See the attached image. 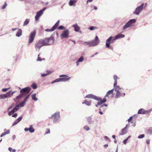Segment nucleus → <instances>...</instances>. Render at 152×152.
I'll return each instance as SVG.
<instances>
[{"instance_id":"1","label":"nucleus","mask_w":152,"mask_h":152,"mask_svg":"<svg viewBox=\"0 0 152 152\" xmlns=\"http://www.w3.org/2000/svg\"><path fill=\"white\" fill-rule=\"evenodd\" d=\"M53 42V37H51L50 38H46L43 40H40L35 44V48L38 51L42 47L44 46L52 45Z\"/></svg>"},{"instance_id":"2","label":"nucleus","mask_w":152,"mask_h":152,"mask_svg":"<svg viewBox=\"0 0 152 152\" xmlns=\"http://www.w3.org/2000/svg\"><path fill=\"white\" fill-rule=\"evenodd\" d=\"M113 79L114 80V90L116 92H117L120 91V90L122 88H120L118 86H117V82L118 77L116 75H114L113 76Z\"/></svg>"},{"instance_id":"3","label":"nucleus","mask_w":152,"mask_h":152,"mask_svg":"<svg viewBox=\"0 0 152 152\" xmlns=\"http://www.w3.org/2000/svg\"><path fill=\"white\" fill-rule=\"evenodd\" d=\"M144 3H142L140 6H138L135 9V10L134 12L133 13L134 14L138 15L144 8Z\"/></svg>"},{"instance_id":"4","label":"nucleus","mask_w":152,"mask_h":152,"mask_svg":"<svg viewBox=\"0 0 152 152\" xmlns=\"http://www.w3.org/2000/svg\"><path fill=\"white\" fill-rule=\"evenodd\" d=\"M136 22V20L135 19H132L129 20V21L126 23L123 26V29L124 30L126 29L127 28L131 26L132 24Z\"/></svg>"},{"instance_id":"5","label":"nucleus","mask_w":152,"mask_h":152,"mask_svg":"<svg viewBox=\"0 0 152 152\" xmlns=\"http://www.w3.org/2000/svg\"><path fill=\"white\" fill-rule=\"evenodd\" d=\"M31 88L29 87H27L22 88L20 91V93L23 94L24 96L28 94H30L29 93L31 90Z\"/></svg>"},{"instance_id":"6","label":"nucleus","mask_w":152,"mask_h":152,"mask_svg":"<svg viewBox=\"0 0 152 152\" xmlns=\"http://www.w3.org/2000/svg\"><path fill=\"white\" fill-rule=\"evenodd\" d=\"M36 31L34 30L30 34L28 40V42L29 44L33 42L36 35Z\"/></svg>"},{"instance_id":"7","label":"nucleus","mask_w":152,"mask_h":152,"mask_svg":"<svg viewBox=\"0 0 152 152\" xmlns=\"http://www.w3.org/2000/svg\"><path fill=\"white\" fill-rule=\"evenodd\" d=\"M112 36L110 37L106 40V47L107 48H109L110 49L113 50V48L110 47V44L111 43H112L114 40V39L112 40Z\"/></svg>"},{"instance_id":"8","label":"nucleus","mask_w":152,"mask_h":152,"mask_svg":"<svg viewBox=\"0 0 152 152\" xmlns=\"http://www.w3.org/2000/svg\"><path fill=\"white\" fill-rule=\"evenodd\" d=\"M52 117H54L53 122L54 123H56L60 121V115L59 112L55 113L52 116Z\"/></svg>"},{"instance_id":"9","label":"nucleus","mask_w":152,"mask_h":152,"mask_svg":"<svg viewBox=\"0 0 152 152\" xmlns=\"http://www.w3.org/2000/svg\"><path fill=\"white\" fill-rule=\"evenodd\" d=\"M69 31L68 29L64 30L61 34L60 37L62 39L68 38L69 36Z\"/></svg>"},{"instance_id":"10","label":"nucleus","mask_w":152,"mask_h":152,"mask_svg":"<svg viewBox=\"0 0 152 152\" xmlns=\"http://www.w3.org/2000/svg\"><path fill=\"white\" fill-rule=\"evenodd\" d=\"M60 22V20H58L55 24L52 27L51 29L47 28L45 29V31L47 32L52 31H54L58 26Z\"/></svg>"},{"instance_id":"11","label":"nucleus","mask_w":152,"mask_h":152,"mask_svg":"<svg viewBox=\"0 0 152 152\" xmlns=\"http://www.w3.org/2000/svg\"><path fill=\"white\" fill-rule=\"evenodd\" d=\"M59 77L61 78V82H65L69 80L71 78V77H69L68 76L66 75H61L59 76Z\"/></svg>"},{"instance_id":"12","label":"nucleus","mask_w":152,"mask_h":152,"mask_svg":"<svg viewBox=\"0 0 152 152\" xmlns=\"http://www.w3.org/2000/svg\"><path fill=\"white\" fill-rule=\"evenodd\" d=\"M92 46H94L97 45L100 43V41L98 37L96 36L95 39L91 42Z\"/></svg>"},{"instance_id":"13","label":"nucleus","mask_w":152,"mask_h":152,"mask_svg":"<svg viewBox=\"0 0 152 152\" xmlns=\"http://www.w3.org/2000/svg\"><path fill=\"white\" fill-rule=\"evenodd\" d=\"M85 98H92L97 101L101 100V98L100 97H98L92 94H89L85 96Z\"/></svg>"},{"instance_id":"14","label":"nucleus","mask_w":152,"mask_h":152,"mask_svg":"<svg viewBox=\"0 0 152 152\" xmlns=\"http://www.w3.org/2000/svg\"><path fill=\"white\" fill-rule=\"evenodd\" d=\"M11 91H10L7 92L5 94H0V99H5L8 97L10 95Z\"/></svg>"},{"instance_id":"15","label":"nucleus","mask_w":152,"mask_h":152,"mask_svg":"<svg viewBox=\"0 0 152 152\" xmlns=\"http://www.w3.org/2000/svg\"><path fill=\"white\" fill-rule=\"evenodd\" d=\"M43 14L42 11H39L37 12L36 15L35 17V20L36 21L38 20L39 17Z\"/></svg>"},{"instance_id":"16","label":"nucleus","mask_w":152,"mask_h":152,"mask_svg":"<svg viewBox=\"0 0 152 152\" xmlns=\"http://www.w3.org/2000/svg\"><path fill=\"white\" fill-rule=\"evenodd\" d=\"M125 95V93H121L120 91L116 92L115 97L116 98H120L121 96H124Z\"/></svg>"},{"instance_id":"17","label":"nucleus","mask_w":152,"mask_h":152,"mask_svg":"<svg viewBox=\"0 0 152 152\" xmlns=\"http://www.w3.org/2000/svg\"><path fill=\"white\" fill-rule=\"evenodd\" d=\"M72 26L74 28V30L76 32L78 31L80 29V27L78 26L77 23L72 25Z\"/></svg>"},{"instance_id":"18","label":"nucleus","mask_w":152,"mask_h":152,"mask_svg":"<svg viewBox=\"0 0 152 152\" xmlns=\"http://www.w3.org/2000/svg\"><path fill=\"white\" fill-rule=\"evenodd\" d=\"M84 60L83 57V56H81L76 62V64L77 66H78L80 62H82Z\"/></svg>"},{"instance_id":"19","label":"nucleus","mask_w":152,"mask_h":152,"mask_svg":"<svg viewBox=\"0 0 152 152\" xmlns=\"http://www.w3.org/2000/svg\"><path fill=\"white\" fill-rule=\"evenodd\" d=\"M124 37L125 35L124 34H119L115 37L114 40H116L119 38H124Z\"/></svg>"},{"instance_id":"20","label":"nucleus","mask_w":152,"mask_h":152,"mask_svg":"<svg viewBox=\"0 0 152 152\" xmlns=\"http://www.w3.org/2000/svg\"><path fill=\"white\" fill-rule=\"evenodd\" d=\"M24 130L26 132L29 131L31 133H33L35 131L34 128H25L24 129Z\"/></svg>"},{"instance_id":"21","label":"nucleus","mask_w":152,"mask_h":152,"mask_svg":"<svg viewBox=\"0 0 152 152\" xmlns=\"http://www.w3.org/2000/svg\"><path fill=\"white\" fill-rule=\"evenodd\" d=\"M24 96L20 93V94L18 96H17L14 99V100L15 101H16L17 100L20 99L22 97H24Z\"/></svg>"},{"instance_id":"22","label":"nucleus","mask_w":152,"mask_h":152,"mask_svg":"<svg viewBox=\"0 0 152 152\" xmlns=\"http://www.w3.org/2000/svg\"><path fill=\"white\" fill-rule=\"evenodd\" d=\"M22 34V31L21 29H19L16 34V36L18 37H20Z\"/></svg>"},{"instance_id":"23","label":"nucleus","mask_w":152,"mask_h":152,"mask_svg":"<svg viewBox=\"0 0 152 152\" xmlns=\"http://www.w3.org/2000/svg\"><path fill=\"white\" fill-rule=\"evenodd\" d=\"M145 111L144 109L141 108L138 110L137 113L138 114H145Z\"/></svg>"},{"instance_id":"24","label":"nucleus","mask_w":152,"mask_h":152,"mask_svg":"<svg viewBox=\"0 0 152 152\" xmlns=\"http://www.w3.org/2000/svg\"><path fill=\"white\" fill-rule=\"evenodd\" d=\"M76 2H74L72 0H70L69 4L70 6H75L76 5Z\"/></svg>"},{"instance_id":"25","label":"nucleus","mask_w":152,"mask_h":152,"mask_svg":"<svg viewBox=\"0 0 152 152\" xmlns=\"http://www.w3.org/2000/svg\"><path fill=\"white\" fill-rule=\"evenodd\" d=\"M114 91V89H112L110 90L109 91L107 92V94L105 95V97H109V96L111 94H112Z\"/></svg>"},{"instance_id":"26","label":"nucleus","mask_w":152,"mask_h":152,"mask_svg":"<svg viewBox=\"0 0 152 152\" xmlns=\"http://www.w3.org/2000/svg\"><path fill=\"white\" fill-rule=\"evenodd\" d=\"M30 21V19H26L25 20V21L24 22L23 26H25L27 25L29 23Z\"/></svg>"},{"instance_id":"27","label":"nucleus","mask_w":152,"mask_h":152,"mask_svg":"<svg viewBox=\"0 0 152 152\" xmlns=\"http://www.w3.org/2000/svg\"><path fill=\"white\" fill-rule=\"evenodd\" d=\"M83 104H85L86 105L88 106H90L91 104V101H88L86 100H85L82 103Z\"/></svg>"},{"instance_id":"28","label":"nucleus","mask_w":152,"mask_h":152,"mask_svg":"<svg viewBox=\"0 0 152 152\" xmlns=\"http://www.w3.org/2000/svg\"><path fill=\"white\" fill-rule=\"evenodd\" d=\"M10 133V131L9 130H7L5 132H4L2 133L0 135L1 137H2L3 136L5 135L6 134H9Z\"/></svg>"},{"instance_id":"29","label":"nucleus","mask_w":152,"mask_h":152,"mask_svg":"<svg viewBox=\"0 0 152 152\" xmlns=\"http://www.w3.org/2000/svg\"><path fill=\"white\" fill-rule=\"evenodd\" d=\"M127 133V130L125 128H124L122 129L121 133L120 134V135H124Z\"/></svg>"},{"instance_id":"30","label":"nucleus","mask_w":152,"mask_h":152,"mask_svg":"<svg viewBox=\"0 0 152 152\" xmlns=\"http://www.w3.org/2000/svg\"><path fill=\"white\" fill-rule=\"evenodd\" d=\"M36 94H34L31 95L32 99L34 101H37L38 100V99L36 97Z\"/></svg>"},{"instance_id":"31","label":"nucleus","mask_w":152,"mask_h":152,"mask_svg":"<svg viewBox=\"0 0 152 152\" xmlns=\"http://www.w3.org/2000/svg\"><path fill=\"white\" fill-rule=\"evenodd\" d=\"M87 121L88 124H91L92 121V118L91 117H89L87 118Z\"/></svg>"},{"instance_id":"32","label":"nucleus","mask_w":152,"mask_h":152,"mask_svg":"<svg viewBox=\"0 0 152 152\" xmlns=\"http://www.w3.org/2000/svg\"><path fill=\"white\" fill-rule=\"evenodd\" d=\"M25 103L24 102H21L20 104H18L17 105H18V107H23L25 104Z\"/></svg>"},{"instance_id":"33","label":"nucleus","mask_w":152,"mask_h":152,"mask_svg":"<svg viewBox=\"0 0 152 152\" xmlns=\"http://www.w3.org/2000/svg\"><path fill=\"white\" fill-rule=\"evenodd\" d=\"M30 94H28L27 95H26V96L24 98V100L23 101V102H24L26 103V102L27 101L28 99L30 96Z\"/></svg>"},{"instance_id":"34","label":"nucleus","mask_w":152,"mask_h":152,"mask_svg":"<svg viewBox=\"0 0 152 152\" xmlns=\"http://www.w3.org/2000/svg\"><path fill=\"white\" fill-rule=\"evenodd\" d=\"M18 105H17L12 110V111H13V112H14V113H15V112H16L18 110Z\"/></svg>"},{"instance_id":"35","label":"nucleus","mask_w":152,"mask_h":152,"mask_svg":"<svg viewBox=\"0 0 152 152\" xmlns=\"http://www.w3.org/2000/svg\"><path fill=\"white\" fill-rule=\"evenodd\" d=\"M84 45H88L89 46H92L91 42H85L84 43Z\"/></svg>"},{"instance_id":"36","label":"nucleus","mask_w":152,"mask_h":152,"mask_svg":"<svg viewBox=\"0 0 152 152\" xmlns=\"http://www.w3.org/2000/svg\"><path fill=\"white\" fill-rule=\"evenodd\" d=\"M31 87L34 89H36L37 88V85L35 83L32 84L31 85Z\"/></svg>"},{"instance_id":"37","label":"nucleus","mask_w":152,"mask_h":152,"mask_svg":"<svg viewBox=\"0 0 152 152\" xmlns=\"http://www.w3.org/2000/svg\"><path fill=\"white\" fill-rule=\"evenodd\" d=\"M8 149L9 151L10 152H15L16 151L15 149H13L11 147L9 148Z\"/></svg>"},{"instance_id":"38","label":"nucleus","mask_w":152,"mask_h":152,"mask_svg":"<svg viewBox=\"0 0 152 152\" xmlns=\"http://www.w3.org/2000/svg\"><path fill=\"white\" fill-rule=\"evenodd\" d=\"M152 111V109H151L149 110H145V114H148L151 112Z\"/></svg>"},{"instance_id":"39","label":"nucleus","mask_w":152,"mask_h":152,"mask_svg":"<svg viewBox=\"0 0 152 152\" xmlns=\"http://www.w3.org/2000/svg\"><path fill=\"white\" fill-rule=\"evenodd\" d=\"M97 28L96 27L91 26L88 28V29H90L91 31H92Z\"/></svg>"},{"instance_id":"40","label":"nucleus","mask_w":152,"mask_h":152,"mask_svg":"<svg viewBox=\"0 0 152 152\" xmlns=\"http://www.w3.org/2000/svg\"><path fill=\"white\" fill-rule=\"evenodd\" d=\"M147 133L148 134L151 135L152 134V129H149L147 130Z\"/></svg>"},{"instance_id":"41","label":"nucleus","mask_w":152,"mask_h":152,"mask_svg":"<svg viewBox=\"0 0 152 152\" xmlns=\"http://www.w3.org/2000/svg\"><path fill=\"white\" fill-rule=\"evenodd\" d=\"M39 54L38 55V58H37V61H41L42 60H45V58H42V59H41L39 57Z\"/></svg>"},{"instance_id":"42","label":"nucleus","mask_w":152,"mask_h":152,"mask_svg":"<svg viewBox=\"0 0 152 152\" xmlns=\"http://www.w3.org/2000/svg\"><path fill=\"white\" fill-rule=\"evenodd\" d=\"M58 29L59 30L65 29V28L63 26H60L58 27Z\"/></svg>"},{"instance_id":"43","label":"nucleus","mask_w":152,"mask_h":152,"mask_svg":"<svg viewBox=\"0 0 152 152\" xmlns=\"http://www.w3.org/2000/svg\"><path fill=\"white\" fill-rule=\"evenodd\" d=\"M83 129L87 131H88L90 130V128L87 126H84Z\"/></svg>"},{"instance_id":"44","label":"nucleus","mask_w":152,"mask_h":152,"mask_svg":"<svg viewBox=\"0 0 152 152\" xmlns=\"http://www.w3.org/2000/svg\"><path fill=\"white\" fill-rule=\"evenodd\" d=\"M7 5V4L6 2H5L4 5L2 6L1 9H5L6 6Z\"/></svg>"},{"instance_id":"45","label":"nucleus","mask_w":152,"mask_h":152,"mask_svg":"<svg viewBox=\"0 0 152 152\" xmlns=\"http://www.w3.org/2000/svg\"><path fill=\"white\" fill-rule=\"evenodd\" d=\"M23 117L22 116H20L19 118H18L16 120L17 121V122L19 123L20 122L21 120L22 119Z\"/></svg>"},{"instance_id":"46","label":"nucleus","mask_w":152,"mask_h":152,"mask_svg":"<svg viewBox=\"0 0 152 152\" xmlns=\"http://www.w3.org/2000/svg\"><path fill=\"white\" fill-rule=\"evenodd\" d=\"M23 117L22 116H20L19 118H18L16 120L17 121V122L19 123L20 122L21 120L22 119Z\"/></svg>"},{"instance_id":"47","label":"nucleus","mask_w":152,"mask_h":152,"mask_svg":"<svg viewBox=\"0 0 152 152\" xmlns=\"http://www.w3.org/2000/svg\"><path fill=\"white\" fill-rule=\"evenodd\" d=\"M145 137V135L144 134H142L139 135L138 136V138L139 139H142L143 138Z\"/></svg>"},{"instance_id":"48","label":"nucleus","mask_w":152,"mask_h":152,"mask_svg":"<svg viewBox=\"0 0 152 152\" xmlns=\"http://www.w3.org/2000/svg\"><path fill=\"white\" fill-rule=\"evenodd\" d=\"M14 113V112H13V111H12V110L11 111L8 112V115L9 116H11Z\"/></svg>"},{"instance_id":"49","label":"nucleus","mask_w":152,"mask_h":152,"mask_svg":"<svg viewBox=\"0 0 152 152\" xmlns=\"http://www.w3.org/2000/svg\"><path fill=\"white\" fill-rule=\"evenodd\" d=\"M55 80L56 83L61 81V78H57Z\"/></svg>"},{"instance_id":"50","label":"nucleus","mask_w":152,"mask_h":152,"mask_svg":"<svg viewBox=\"0 0 152 152\" xmlns=\"http://www.w3.org/2000/svg\"><path fill=\"white\" fill-rule=\"evenodd\" d=\"M46 74H47V75H49L51 74L52 73V72L50 71H47L46 72Z\"/></svg>"},{"instance_id":"51","label":"nucleus","mask_w":152,"mask_h":152,"mask_svg":"<svg viewBox=\"0 0 152 152\" xmlns=\"http://www.w3.org/2000/svg\"><path fill=\"white\" fill-rule=\"evenodd\" d=\"M9 88H3V89H2V91L3 92H5L7 91Z\"/></svg>"},{"instance_id":"52","label":"nucleus","mask_w":152,"mask_h":152,"mask_svg":"<svg viewBox=\"0 0 152 152\" xmlns=\"http://www.w3.org/2000/svg\"><path fill=\"white\" fill-rule=\"evenodd\" d=\"M100 101H101L103 103H104L106 101V99L104 97L103 98V100H102V99H101Z\"/></svg>"},{"instance_id":"53","label":"nucleus","mask_w":152,"mask_h":152,"mask_svg":"<svg viewBox=\"0 0 152 152\" xmlns=\"http://www.w3.org/2000/svg\"><path fill=\"white\" fill-rule=\"evenodd\" d=\"M14 106V104H12L11 105L9 108L7 109V110H9L11 109H12L13 107Z\"/></svg>"},{"instance_id":"54","label":"nucleus","mask_w":152,"mask_h":152,"mask_svg":"<svg viewBox=\"0 0 152 152\" xmlns=\"http://www.w3.org/2000/svg\"><path fill=\"white\" fill-rule=\"evenodd\" d=\"M18 123L17 122V121L16 120L13 124L12 126H13L17 124Z\"/></svg>"},{"instance_id":"55","label":"nucleus","mask_w":152,"mask_h":152,"mask_svg":"<svg viewBox=\"0 0 152 152\" xmlns=\"http://www.w3.org/2000/svg\"><path fill=\"white\" fill-rule=\"evenodd\" d=\"M47 75V74L46 73L42 74L41 75V77H43Z\"/></svg>"},{"instance_id":"56","label":"nucleus","mask_w":152,"mask_h":152,"mask_svg":"<svg viewBox=\"0 0 152 152\" xmlns=\"http://www.w3.org/2000/svg\"><path fill=\"white\" fill-rule=\"evenodd\" d=\"M108 146V145L107 144L104 145V148L107 149Z\"/></svg>"},{"instance_id":"57","label":"nucleus","mask_w":152,"mask_h":152,"mask_svg":"<svg viewBox=\"0 0 152 152\" xmlns=\"http://www.w3.org/2000/svg\"><path fill=\"white\" fill-rule=\"evenodd\" d=\"M100 102H97V105H101L103 103L101 101H100Z\"/></svg>"},{"instance_id":"58","label":"nucleus","mask_w":152,"mask_h":152,"mask_svg":"<svg viewBox=\"0 0 152 152\" xmlns=\"http://www.w3.org/2000/svg\"><path fill=\"white\" fill-rule=\"evenodd\" d=\"M104 138L107 140H110V139L107 136H105L104 137Z\"/></svg>"},{"instance_id":"59","label":"nucleus","mask_w":152,"mask_h":152,"mask_svg":"<svg viewBox=\"0 0 152 152\" xmlns=\"http://www.w3.org/2000/svg\"><path fill=\"white\" fill-rule=\"evenodd\" d=\"M102 109V108H100L99 109V113L101 115H102L103 114V113L101 111V110Z\"/></svg>"},{"instance_id":"60","label":"nucleus","mask_w":152,"mask_h":152,"mask_svg":"<svg viewBox=\"0 0 152 152\" xmlns=\"http://www.w3.org/2000/svg\"><path fill=\"white\" fill-rule=\"evenodd\" d=\"M127 139H125V140H124V141H123V143L124 144H126V142H127Z\"/></svg>"},{"instance_id":"61","label":"nucleus","mask_w":152,"mask_h":152,"mask_svg":"<svg viewBox=\"0 0 152 152\" xmlns=\"http://www.w3.org/2000/svg\"><path fill=\"white\" fill-rule=\"evenodd\" d=\"M17 113H15L14 114L12 115V117L15 118L17 116Z\"/></svg>"},{"instance_id":"62","label":"nucleus","mask_w":152,"mask_h":152,"mask_svg":"<svg viewBox=\"0 0 152 152\" xmlns=\"http://www.w3.org/2000/svg\"><path fill=\"white\" fill-rule=\"evenodd\" d=\"M132 119V116L130 117L129 118L128 120L129 122H130Z\"/></svg>"},{"instance_id":"63","label":"nucleus","mask_w":152,"mask_h":152,"mask_svg":"<svg viewBox=\"0 0 152 152\" xmlns=\"http://www.w3.org/2000/svg\"><path fill=\"white\" fill-rule=\"evenodd\" d=\"M104 106H105V107H107V105L106 104H104L103 105H102L100 107L101 108H103V107H104Z\"/></svg>"},{"instance_id":"64","label":"nucleus","mask_w":152,"mask_h":152,"mask_svg":"<svg viewBox=\"0 0 152 152\" xmlns=\"http://www.w3.org/2000/svg\"><path fill=\"white\" fill-rule=\"evenodd\" d=\"M16 138V136L15 135H13L12 138L13 140H14Z\"/></svg>"}]
</instances>
